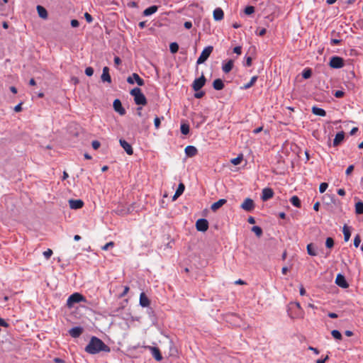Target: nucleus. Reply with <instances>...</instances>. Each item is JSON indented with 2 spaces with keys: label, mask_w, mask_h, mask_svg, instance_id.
<instances>
[{
  "label": "nucleus",
  "mask_w": 363,
  "mask_h": 363,
  "mask_svg": "<svg viewBox=\"0 0 363 363\" xmlns=\"http://www.w3.org/2000/svg\"><path fill=\"white\" fill-rule=\"evenodd\" d=\"M85 351L94 354L100 352H109L110 348L101 340L96 337H92L89 344L85 347Z\"/></svg>",
  "instance_id": "nucleus-1"
},
{
  "label": "nucleus",
  "mask_w": 363,
  "mask_h": 363,
  "mask_svg": "<svg viewBox=\"0 0 363 363\" xmlns=\"http://www.w3.org/2000/svg\"><path fill=\"white\" fill-rule=\"evenodd\" d=\"M287 313L292 319L303 318L304 317V311L298 302L289 303Z\"/></svg>",
  "instance_id": "nucleus-2"
},
{
  "label": "nucleus",
  "mask_w": 363,
  "mask_h": 363,
  "mask_svg": "<svg viewBox=\"0 0 363 363\" xmlns=\"http://www.w3.org/2000/svg\"><path fill=\"white\" fill-rule=\"evenodd\" d=\"M130 94L134 98L135 104L145 106L147 103L145 96L143 94L141 89L138 87L133 88Z\"/></svg>",
  "instance_id": "nucleus-3"
},
{
  "label": "nucleus",
  "mask_w": 363,
  "mask_h": 363,
  "mask_svg": "<svg viewBox=\"0 0 363 363\" xmlns=\"http://www.w3.org/2000/svg\"><path fill=\"white\" fill-rule=\"evenodd\" d=\"M81 301H86L85 297L81 294L76 292L69 296L66 305L69 308H71L75 303Z\"/></svg>",
  "instance_id": "nucleus-4"
},
{
  "label": "nucleus",
  "mask_w": 363,
  "mask_h": 363,
  "mask_svg": "<svg viewBox=\"0 0 363 363\" xmlns=\"http://www.w3.org/2000/svg\"><path fill=\"white\" fill-rule=\"evenodd\" d=\"M213 50V46L208 45V46L206 47L201 52L200 56L199 57L196 63L198 65H200V64H203V62H205L207 60V59L209 57V56L211 55Z\"/></svg>",
  "instance_id": "nucleus-5"
},
{
  "label": "nucleus",
  "mask_w": 363,
  "mask_h": 363,
  "mask_svg": "<svg viewBox=\"0 0 363 363\" xmlns=\"http://www.w3.org/2000/svg\"><path fill=\"white\" fill-rule=\"evenodd\" d=\"M329 65L332 68L339 69L344 66V60L338 56H333L330 58Z\"/></svg>",
  "instance_id": "nucleus-6"
},
{
  "label": "nucleus",
  "mask_w": 363,
  "mask_h": 363,
  "mask_svg": "<svg viewBox=\"0 0 363 363\" xmlns=\"http://www.w3.org/2000/svg\"><path fill=\"white\" fill-rule=\"evenodd\" d=\"M127 82L130 84H133L136 82L138 86H143L145 84L144 80L137 73H133L131 76L128 77Z\"/></svg>",
  "instance_id": "nucleus-7"
},
{
  "label": "nucleus",
  "mask_w": 363,
  "mask_h": 363,
  "mask_svg": "<svg viewBox=\"0 0 363 363\" xmlns=\"http://www.w3.org/2000/svg\"><path fill=\"white\" fill-rule=\"evenodd\" d=\"M206 81L205 77L202 74L199 78L194 81L192 84L193 89L196 91H199L205 85Z\"/></svg>",
  "instance_id": "nucleus-8"
},
{
  "label": "nucleus",
  "mask_w": 363,
  "mask_h": 363,
  "mask_svg": "<svg viewBox=\"0 0 363 363\" xmlns=\"http://www.w3.org/2000/svg\"><path fill=\"white\" fill-rule=\"evenodd\" d=\"M196 228L198 231L206 232L208 228V222L205 218H200L196 223Z\"/></svg>",
  "instance_id": "nucleus-9"
},
{
  "label": "nucleus",
  "mask_w": 363,
  "mask_h": 363,
  "mask_svg": "<svg viewBox=\"0 0 363 363\" xmlns=\"http://www.w3.org/2000/svg\"><path fill=\"white\" fill-rule=\"evenodd\" d=\"M241 208L247 212L252 211L255 208L253 200L250 198L245 199L241 204Z\"/></svg>",
  "instance_id": "nucleus-10"
},
{
  "label": "nucleus",
  "mask_w": 363,
  "mask_h": 363,
  "mask_svg": "<svg viewBox=\"0 0 363 363\" xmlns=\"http://www.w3.org/2000/svg\"><path fill=\"white\" fill-rule=\"evenodd\" d=\"M335 283L339 286L346 289L349 286L348 283L347 282L345 277L344 275L341 274H338L336 277Z\"/></svg>",
  "instance_id": "nucleus-11"
},
{
  "label": "nucleus",
  "mask_w": 363,
  "mask_h": 363,
  "mask_svg": "<svg viewBox=\"0 0 363 363\" xmlns=\"http://www.w3.org/2000/svg\"><path fill=\"white\" fill-rule=\"evenodd\" d=\"M114 110L118 112L121 116L125 114V110L123 107L122 104L119 99H115L113 104Z\"/></svg>",
  "instance_id": "nucleus-12"
},
{
  "label": "nucleus",
  "mask_w": 363,
  "mask_h": 363,
  "mask_svg": "<svg viewBox=\"0 0 363 363\" xmlns=\"http://www.w3.org/2000/svg\"><path fill=\"white\" fill-rule=\"evenodd\" d=\"M273 196H274V191H273L272 189L264 188L262 190L261 199L263 201H266L270 199L271 198H272Z\"/></svg>",
  "instance_id": "nucleus-13"
},
{
  "label": "nucleus",
  "mask_w": 363,
  "mask_h": 363,
  "mask_svg": "<svg viewBox=\"0 0 363 363\" xmlns=\"http://www.w3.org/2000/svg\"><path fill=\"white\" fill-rule=\"evenodd\" d=\"M69 203L72 209H79L84 206V202L81 199H70Z\"/></svg>",
  "instance_id": "nucleus-14"
},
{
  "label": "nucleus",
  "mask_w": 363,
  "mask_h": 363,
  "mask_svg": "<svg viewBox=\"0 0 363 363\" xmlns=\"http://www.w3.org/2000/svg\"><path fill=\"white\" fill-rule=\"evenodd\" d=\"M120 144L121 147L124 149V150L126 152V153L129 155H133V150L131 147V145L125 140L121 139L120 140Z\"/></svg>",
  "instance_id": "nucleus-15"
},
{
  "label": "nucleus",
  "mask_w": 363,
  "mask_h": 363,
  "mask_svg": "<svg viewBox=\"0 0 363 363\" xmlns=\"http://www.w3.org/2000/svg\"><path fill=\"white\" fill-rule=\"evenodd\" d=\"M345 139V133L343 131L339 132L336 134L333 145L334 147H337Z\"/></svg>",
  "instance_id": "nucleus-16"
},
{
  "label": "nucleus",
  "mask_w": 363,
  "mask_h": 363,
  "mask_svg": "<svg viewBox=\"0 0 363 363\" xmlns=\"http://www.w3.org/2000/svg\"><path fill=\"white\" fill-rule=\"evenodd\" d=\"M82 333L83 328L81 327H74L69 330V334L74 338L79 337Z\"/></svg>",
  "instance_id": "nucleus-17"
},
{
  "label": "nucleus",
  "mask_w": 363,
  "mask_h": 363,
  "mask_svg": "<svg viewBox=\"0 0 363 363\" xmlns=\"http://www.w3.org/2000/svg\"><path fill=\"white\" fill-rule=\"evenodd\" d=\"M213 18H214L215 21H221L224 18V12L222 10V9L216 8L213 11Z\"/></svg>",
  "instance_id": "nucleus-18"
},
{
  "label": "nucleus",
  "mask_w": 363,
  "mask_h": 363,
  "mask_svg": "<svg viewBox=\"0 0 363 363\" xmlns=\"http://www.w3.org/2000/svg\"><path fill=\"white\" fill-rule=\"evenodd\" d=\"M150 301L148 297L144 292H142L140 295V305L142 307H147L150 306Z\"/></svg>",
  "instance_id": "nucleus-19"
},
{
  "label": "nucleus",
  "mask_w": 363,
  "mask_h": 363,
  "mask_svg": "<svg viewBox=\"0 0 363 363\" xmlns=\"http://www.w3.org/2000/svg\"><path fill=\"white\" fill-rule=\"evenodd\" d=\"M184 151L186 155L190 157H194L198 153L197 149L192 145L186 146Z\"/></svg>",
  "instance_id": "nucleus-20"
},
{
  "label": "nucleus",
  "mask_w": 363,
  "mask_h": 363,
  "mask_svg": "<svg viewBox=\"0 0 363 363\" xmlns=\"http://www.w3.org/2000/svg\"><path fill=\"white\" fill-rule=\"evenodd\" d=\"M227 203V200L224 199H220L218 201L213 203L211 206V209L213 211H216L218 210L220 207H222L224 204Z\"/></svg>",
  "instance_id": "nucleus-21"
},
{
  "label": "nucleus",
  "mask_w": 363,
  "mask_h": 363,
  "mask_svg": "<svg viewBox=\"0 0 363 363\" xmlns=\"http://www.w3.org/2000/svg\"><path fill=\"white\" fill-rule=\"evenodd\" d=\"M101 80L103 82H107L108 83L111 82V78L109 74V68L108 67H104L103 68V72L101 74Z\"/></svg>",
  "instance_id": "nucleus-22"
},
{
  "label": "nucleus",
  "mask_w": 363,
  "mask_h": 363,
  "mask_svg": "<svg viewBox=\"0 0 363 363\" xmlns=\"http://www.w3.org/2000/svg\"><path fill=\"white\" fill-rule=\"evenodd\" d=\"M150 350L152 352V355L157 361H161L162 359V356L159 348L155 347H150Z\"/></svg>",
  "instance_id": "nucleus-23"
},
{
  "label": "nucleus",
  "mask_w": 363,
  "mask_h": 363,
  "mask_svg": "<svg viewBox=\"0 0 363 363\" xmlns=\"http://www.w3.org/2000/svg\"><path fill=\"white\" fill-rule=\"evenodd\" d=\"M234 65V61L233 60H229L225 64H223L222 66V69L224 73H229Z\"/></svg>",
  "instance_id": "nucleus-24"
},
{
  "label": "nucleus",
  "mask_w": 363,
  "mask_h": 363,
  "mask_svg": "<svg viewBox=\"0 0 363 363\" xmlns=\"http://www.w3.org/2000/svg\"><path fill=\"white\" fill-rule=\"evenodd\" d=\"M213 86L216 90L220 91L224 88V83L222 79H216L213 82Z\"/></svg>",
  "instance_id": "nucleus-25"
},
{
  "label": "nucleus",
  "mask_w": 363,
  "mask_h": 363,
  "mask_svg": "<svg viewBox=\"0 0 363 363\" xmlns=\"http://www.w3.org/2000/svg\"><path fill=\"white\" fill-rule=\"evenodd\" d=\"M184 189H185L184 184L183 183H180L178 186V188H177L174 195L173 196L172 199L176 200L179 196H181L183 194Z\"/></svg>",
  "instance_id": "nucleus-26"
},
{
  "label": "nucleus",
  "mask_w": 363,
  "mask_h": 363,
  "mask_svg": "<svg viewBox=\"0 0 363 363\" xmlns=\"http://www.w3.org/2000/svg\"><path fill=\"white\" fill-rule=\"evenodd\" d=\"M37 11L40 18L43 19H46L48 18V11L43 6H38Z\"/></svg>",
  "instance_id": "nucleus-27"
},
{
  "label": "nucleus",
  "mask_w": 363,
  "mask_h": 363,
  "mask_svg": "<svg viewBox=\"0 0 363 363\" xmlns=\"http://www.w3.org/2000/svg\"><path fill=\"white\" fill-rule=\"evenodd\" d=\"M158 7L157 6H152L145 9L143 11V15L145 16H150L155 12H157Z\"/></svg>",
  "instance_id": "nucleus-28"
},
{
  "label": "nucleus",
  "mask_w": 363,
  "mask_h": 363,
  "mask_svg": "<svg viewBox=\"0 0 363 363\" xmlns=\"http://www.w3.org/2000/svg\"><path fill=\"white\" fill-rule=\"evenodd\" d=\"M312 113L316 116H326V112L324 109H323L321 108L315 107V106L312 108Z\"/></svg>",
  "instance_id": "nucleus-29"
},
{
  "label": "nucleus",
  "mask_w": 363,
  "mask_h": 363,
  "mask_svg": "<svg viewBox=\"0 0 363 363\" xmlns=\"http://www.w3.org/2000/svg\"><path fill=\"white\" fill-rule=\"evenodd\" d=\"M307 252L311 256L317 255L316 249L313 243H310L307 245Z\"/></svg>",
  "instance_id": "nucleus-30"
},
{
  "label": "nucleus",
  "mask_w": 363,
  "mask_h": 363,
  "mask_svg": "<svg viewBox=\"0 0 363 363\" xmlns=\"http://www.w3.org/2000/svg\"><path fill=\"white\" fill-rule=\"evenodd\" d=\"M343 234H344V240L345 242H347L351 236V233L350 229L347 225H344L343 230H342Z\"/></svg>",
  "instance_id": "nucleus-31"
},
{
  "label": "nucleus",
  "mask_w": 363,
  "mask_h": 363,
  "mask_svg": "<svg viewBox=\"0 0 363 363\" xmlns=\"http://www.w3.org/2000/svg\"><path fill=\"white\" fill-rule=\"evenodd\" d=\"M257 76H253L248 83L244 84L242 88L245 89H250L255 84V83L257 82Z\"/></svg>",
  "instance_id": "nucleus-32"
},
{
  "label": "nucleus",
  "mask_w": 363,
  "mask_h": 363,
  "mask_svg": "<svg viewBox=\"0 0 363 363\" xmlns=\"http://www.w3.org/2000/svg\"><path fill=\"white\" fill-rule=\"evenodd\" d=\"M355 213L357 214H363V202L358 201L355 203Z\"/></svg>",
  "instance_id": "nucleus-33"
},
{
  "label": "nucleus",
  "mask_w": 363,
  "mask_h": 363,
  "mask_svg": "<svg viewBox=\"0 0 363 363\" xmlns=\"http://www.w3.org/2000/svg\"><path fill=\"white\" fill-rule=\"evenodd\" d=\"M291 203L293 206L300 208L301 207V201L297 196H293L290 199Z\"/></svg>",
  "instance_id": "nucleus-34"
},
{
  "label": "nucleus",
  "mask_w": 363,
  "mask_h": 363,
  "mask_svg": "<svg viewBox=\"0 0 363 363\" xmlns=\"http://www.w3.org/2000/svg\"><path fill=\"white\" fill-rule=\"evenodd\" d=\"M180 130L183 135H187L189 133V125L186 123L182 124Z\"/></svg>",
  "instance_id": "nucleus-35"
},
{
  "label": "nucleus",
  "mask_w": 363,
  "mask_h": 363,
  "mask_svg": "<svg viewBox=\"0 0 363 363\" xmlns=\"http://www.w3.org/2000/svg\"><path fill=\"white\" fill-rule=\"evenodd\" d=\"M169 50L170 52L173 54L177 52L179 50V45L177 43H172L169 45Z\"/></svg>",
  "instance_id": "nucleus-36"
},
{
  "label": "nucleus",
  "mask_w": 363,
  "mask_h": 363,
  "mask_svg": "<svg viewBox=\"0 0 363 363\" xmlns=\"http://www.w3.org/2000/svg\"><path fill=\"white\" fill-rule=\"evenodd\" d=\"M252 231L254 232L257 237H260L262 235V230L259 226H253L252 228Z\"/></svg>",
  "instance_id": "nucleus-37"
},
{
  "label": "nucleus",
  "mask_w": 363,
  "mask_h": 363,
  "mask_svg": "<svg viewBox=\"0 0 363 363\" xmlns=\"http://www.w3.org/2000/svg\"><path fill=\"white\" fill-rule=\"evenodd\" d=\"M331 335L336 340H340L342 338V334L340 333V331H338L337 330H332Z\"/></svg>",
  "instance_id": "nucleus-38"
},
{
  "label": "nucleus",
  "mask_w": 363,
  "mask_h": 363,
  "mask_svg": "<svg viewBox=\"0 0 363 363\" xmlns=\"http://www.w3.org/2000/svg\"><path fill=\"white\" fill-rule=\"evenodd\" d=\"M242 159H243L242 155H240L237 157L232 159L231 163L233 164L234 165H238L240 164Z\"/></svg>",
  "instance_id": "nucleus-39"
},
{
  "label": "nucleus",
  "mask_w": 363,
  "mask_h": 363,
  "mask_svg": "<svg viewBox=\"0 0 363 363\" xmlns=\"http://www.w3.org/2000/svg\"><path fill=\"white\" fill-rule=\"evenodd\" d=\"M162 120H164V116H162L161 118L156 116L155 118L154 124L156 129L160 128Z\"/></svg>",
  "instance_id": "nucleus-40"
},
{
  "label": "nucleus",
  "mask_w": 363,
  "mask_h": 363,
  "mask_svg": "<svg viewBox=\"0 0 363 363\" xmlns=\"http://www.w3.org/2000/svg\"><path fill=\"white\" fill-rule=\"evenodd\" d=\"M244 12L247 15H250L255 12V7L252 6H247L245 7Z\"/></svg>",
  "instance_id": "nucleus-41"
},
{
  "label": "nucleus",
  "mask_w": 363,
  "mask_h": 363,
  "mask_svg": "<svg viewBox=\"0 0 363 363\" xmlns=\"http://www.w3.org/2000/svg\"><path fill=\"white\" fill-rule=\"evenodd\" d=\"M325 246L328 248H332L334 246V240L332 238H328L325 241Z\"/></svg>",
  "instance_id": "nucleus-42"
},
{
  "label": "nucleus",
  "mask_w": 363,
  "mask_h": 363,
  "mask_svg": "<svg viewBox=\"0 0 363 363\" xmlns=\"http://www.w3.org/2000/svg\"><path fill=\"white\" fill-rule=\"evenodd\" d=\"M328 187V183H326V182L321 183L319 186L320 193H321V194L324 193L326 191Z\"/></svg>",
  "instance_id": "nucleus-43"
},
{
  "label": "nucleus",
  "mask_w": 363,
  "mask_h": 363,
  "mask_svg": "<svg viewBox=\"0 0 363 363\" xmlns=\"http://www.w3.org/2000/svg\"><path fill=\"white\" fill-rule=\"evenodd\" d=\"M302 76L304 79H308L311 76V70L310 69H305L303 72Z\"/></svg>",
  "instance_id": "nucleus-44"
},
{
  "label": "nucleus",
  "mask_w": 363,
  "mask_h": 363,
  "mask_svg": "<svg viewBox=\"0 0 363 363\" xmlns=\"http://www.w3.org/2000/svg\"><path fill=\"white\" fill-rule=\"evenodd\" d=\"M115 244L113 242L111 241L108 243H106L105 245L101 247L102 250H108L110 247H114Z\"/></svg>",
  "instance_id": "nucleus-45"
},
{
  "label": "nucleus",
  "mask_w": 363,
  "mask_h": 363,
  "mask_svg": "<svg viewBox=\"0 0 363 363\" xmlns=\"http://www.w3.org/2000/svg\"><path fill=\"white\" fill-rule=\"evenodd\" d=\"M361 242V238L359 235H357L354 239V245L355 247H358Z\"/></svg>",
  "instance_id": "nucleus-46"
},
{
  "label": "nucleus",
  "mask_w": 363,
  "mask_h": 363,
  "mask_svg": "<svg viewBox=\"0 0 363 363\" xmlns=\"http://www.w3.org/2000/svg\"><path fill=\"white\" fill-rule=\"evenodd\" d=\"M123 309V306H121L117 308L116 309L111 311V315L113 316L118 315L119 314L120 311Z\"/></svg>",
  "instance_id": "nucleus-47"
},
{
  "label": "nucleus",
  "mask_w": 363,
  "mask_h": 363,
  "mask_svg": "<svg viewBox=\"0 0 363 363\" xmlns=\"http://www.w3.org/2000/svg\"><path fill=\"white\" fill-rule=\"evenodd\" d=\"M52 255V250L50 249H48L46 251L43 252V256L45 259H49Z\"/></svg>",
  "instance_id": "nucleus-48"
},
{
  "label": "nucleus",
  "mask_w": 363,
  "mask_h": 363,
  "mask_svg": "<svg viewBox=\"0 0 363 363\" xmlns=\"http://www.w3.org/2000/svg\"><path fill=\"white\" fill-rule=\"evenodd\" d=\"M85 74L89 77L92 76L94 74V69L91 67H86L85 69Z\"/></svg>",
  "instance_id": "nucleus-49"
},
{
  "label": "nucleus",
  "mask_w": 363,
  "mask_h": 363,
  "mask_svg": "<svg viewBox=\"0 0 363 363\" xmlns=\"http://www.w3.org/2000/svg\"><path fill=\"white\" fill-rule=\"evenodd\" d=\"M91 145L94 150H97L99 148L101 143L98 140H94L91 143Z\"/></svg>",
  "instance_id": "nucleus-50"
},
{
  "label": "nucleus",
  "mask_w": 363,
  "mask_h": 363,
  "mask_svg": "<svg viewBox=\"0 0 363 363\" xmlns=\"http://www.w3.org/2000/svg\"><path fill=\"white\" fill-rule=\"evenodd\" d=\"M84 18L86 19V21L88 22V23H91L93 21V18L91 16V15H90L89 13L86 12L84 13Z\"/></svg>",
  "instance_id": "nucleus-51"
},
{
  "label": "nucleus",
  "mask_w": 363,
  "mask_h": 363,
  "mask_svg": "<svg viewBox=\"0 0 363 363\" xmlns=\"http://www.w3.org/2000/svg\"><path fill=\"white\" fill-rule=\"evenodd\" d=\"M345 95L344 91L341 90H337L335 92L334 96L337 98H341Z\"/></svg>",
  "instance_id": "nucleus-52"
},
{
  "label": "nucleus",
  "mask_w": 363,
  "mask_h": 363,
  "mask_svg": "<svg viewBox=\"0 0 363 363\" xmlns=\"http://www.w3.org/2000/svg\"><path fill=\"white\" fill-rule=\"evenodd\" d=\"M353 170H354V165L351 164V165H350V166L347 168L346 172H345V174H346L347 175H350V174L352 173V172Z\"/></svg>",
  "instance_id": "nucleus-53"
},
{
  "label": "nucleus",
  "mask_w": 363,
  "mask_h": 363,
  "mask_svg": "<svg viewBox=\"0 0 363 363\" xmlns=\"http://www.w3.org/2000/svg\"><path fill=\"white\" fill-rule=\"evenodd\" d=\"M79 25V23L77 20L76 19H73L71 21V26L73 27V28H77L78 27Z\"/></svg>",
  "instance_id": "nucleus-54"
},
{
  "label": "nucleus",
  "mask_w": 363,
  "mask_h": 363,
  "mask_svg": "<svg viewBox=\"0 0 363 363\" xmlns=\"http://www.w3.org/2000/svg\"><path fill=\"white\" fill-rule=\"evenodd\" d=\"M233 52L238 55H240L242 52V48L240 46L235 47L233 49Z\"/></svg>",
  "instance_id": "nucleus-55"
},
{
  "label": "nucleus",
  "mask_w": 363,
  "mask_h": 363,
  "mask_svg": "<svg viewBox=\"0 0 363 363\" xmlns=\"http://www.w3.org/2000/svg\"><path fill=\"white\" fill-rule=\"evenodd\" d=\"M252 65V57H247L246 61H245V66L250 67Z\"/></svg>",
  "instance_id": "nucleus-56"
},
{
  "label": "nucleus",
  "mask_w": 363,
  "mask_h": 363,
  "mask_svg": "<svg viewBox=\"0 0 363 363\" xmlns=\"http://www.w3.org/2000/svg\"><path fill=\"white\" fill-rule=\"evenodd\" d=\"M22 106V103H20V104H18V105H16V106L14 107V108H13L14 111H16V112H20V111H21V110H22V106Z\"/></svg>",
  "instance_id": "nucleus-57"
},
{
  "label": "nucleus",
  "mask_w": 363,
  "mask_h": 363,
  "mask_svg": "<svg viewBox=\"0 0 363 363\" xmlns=\"http://www.w3.org/2000/svg\"><path fill=\"white\" fill-rule=\"evenodd\" d=\"M266 32V28H262L257 33V34L259 36H263L264 35H265Z\"/></svg>",
  "instance_id": "nucleus-58"
},
{
  "label": "nucleus",
  "mask_w": 363,
  "mask_h": 363,
  "mask_svg": "<svg viewBox=\"0 0 363 363\" xmlns=\"http://www.w3.org/2000/svg\"><path fill=\"white\" fill-rule=\"evenodd\" d=\"M184 26L185 28L190 29L192 27V23L191 21H186Z\"/></svg>",
  "instance_id": "nucleus-59"
},
{
  "label": "nucleus",
  "mask_w": 363,
  "mask_h": 363,
  "mask_svg": "<svg viewBox=\"0 0 363 363\" xmlns=\"http://www.w3.org/2000/svg\"><path fill=\"white\" fill-rule=\"evenodd\" d=\"M203 95H204V92L201 91V92L196 93L194 96L196 99H201V98H202L203 96Z\"/></svg>",
  "instance_id": "nucleus-60"
},
{
  "label": "nucleus",
  "mask_w": 363,
  "mask_h": 363,
  "mask_svg": "<svg viewBox=\"0 0 363 363\" xmlns=\"http://www.w3.org/2000/svg\"><path fill=\"white\" fill-rule=\"evenodd\" d=\"M128 291H129V287L127 286H125L123 293L121 294V297L125 296Z\"/></svg>",
  "instance_id": "nucleus-61"
},
{
  "label": "nucleus",
  "mask_w": 363,
  "mask_h": 363,
  "mask_svg": "<svg viewBox=\"0 0 363 363\" xmlns=\"http://www.w3.org/2000/svg\"><path fill=\"white\" fill-rule=\"evenodd\" d=\"M128 6L131 8L138 7V4L135 1H130L128 4Z\"/></svg>",
  "instance_id": "nucleus-62"
},
{
  "label": "nucleus",
  "mask_w": 363,
  "mask_h": 363,
  "mask_svg": "<svg viewBox=\"0 0 363 363\" xmlns=\"http://www.w3.org/2000/svg\"><path fill=\"white\" fill-rule=\"evenodd\" d=\"M114 63L116 65H118L121 63V60L120 59L119 57H117L116 56L114 57Z\"/></svg>",
  "instance_id": "nucleus-63"
},
{
  "label": "nucleus",
  "mask_w": 363,
  "mask_h": 363,
  "mask_svg": "<svg viewBox=\"0 0 363 363\" xmlns=\"http://www.w3.org/2000/svg\"><path fill=\"white\" fill-rule=\"evenodd\" d=\"M329 359V357L327 355L323 359H318L315 363H325V361Z\"/></svg>",
  "instance_id": "nucleus-64"
}]
</instances>
